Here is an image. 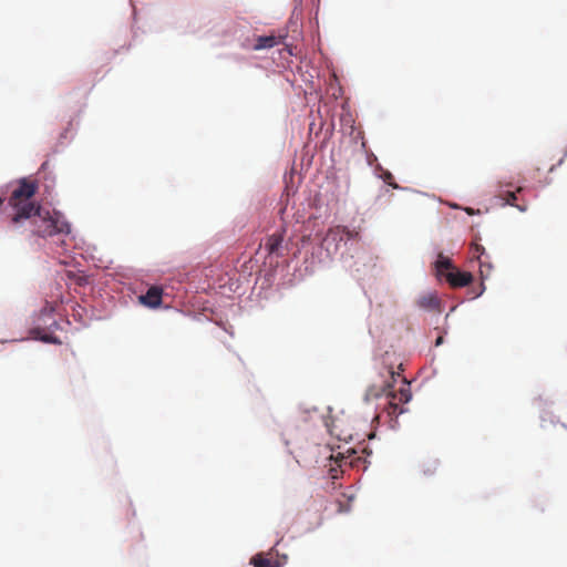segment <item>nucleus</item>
Wrapping results in <instances>:
<instances>
[{
    "mask_svg": "<svg viewBox=\"0 0 567 567\" xmlns=\"http://www.w3.org/2000/svg\"><path fill=\"white\" fill-rule=\"evenodd\" d=\"M16 228H24L31 235L50 237L56 234H70L71 226L59 212L43 209L40 205H28L11 219Z\"/></svg>",
    "mask_w": 567,
    "mask_h": 567,
    "instance_id": "obj_1",
    "label": "nucleus"
},
{
    "mask_svg": "<svg viewBox=\"0 0 567 567\" xmlns=\"http://www.w3.org/2000/svg\"><path fill=\"white\" fill-rule=\"evenodd\" d=\"M391 386L390 382H385L384 386L380 390L374 385L370 386L365 393V398L367 400L377 399L384 393L385 396L390 399L385 408L386 413L390 416H398L405 412L403 404L408 403L412 395L409 384L405 381H403V386L398 392L390 391Z\"/></svg>",
    "mask_w": 567,
    "mask_h": 567,
    "instance_id": "obj_2",
    "label": "nucleus"
},
{
    "mask_svg": "<svg viewBox=\"0 0 567 567\" xmlns=\"http://www.w3.org/2000/svg\"><path fill=\"white\" fill-rule=\"evenodd\" d=\"M38 190V183L23 178L20 181L19 186L12 192L9 204L16 210L14 214H20L21 210L28 205H37L30 199Z\"/></svg>",
    "mask_w": 567,
    "mask_h": 567,
    "instance_id": "obj_3",
    "label": "nucleus"
},
{
    "mask_svg": "<svg viewBox=\"0 0 567 567\" xmlns=\"http://www.w3.org/2000/svg\"><path fill=\"white\" fill-rule=\"evenodd\" d=\"M359 237V233L355 230H351L346 226H336L328 230L324 241L330 245L334 244L336 249L341 241L355 239Z\"/></svg>",
    "mask_w": 567,
    "mask_h": 567,
    "instance_id": "obj_4",
    "label": "nucleus"
},
{
    "mask_svg": "<svg viewBox=\"0 0 567 567\" xmlns=\"http://www.w3.org/2000/svg\"><path fill=\"white\" fill-rule=\"evenodd\" d=\"M284 238H285V229L280 231H276L272 235L268 236L265 248L269 256L274 255L276 257H284Z\"/></svg>",
    "mask_w": 567,
    "mask_h": 567,
    "instance_id": "obj_5",
    "label": "nucleus"
},
{
    "mask_svg": "<svg viewBox=\"0 0 567 567\" xmlns=\"http://www.w3.org/2000/svg\"><path fill=\"white\" fill-rule=\"evenodd\" d=\"M287 34H269V35H258L255 39V43L252 45V50L260 51L266 49H271L284 42Z\"/></svg>",
    "mask_w": 567,
    "mask_h": 567,
    "instance_id": "obj_6",
    "label": "nucleus"
},
{
    "mask_svg": "<svg viewBox=\"0 0 567 567\" xmlns=\"http://www.w3.org/2000/svg\"><path fill=\"white\" fill-rule=\"evenodd\" d=\"M446 280L452 287H465L470 285L473 280V276L470 272L466 271H458V270H452L449 271L446 275Z\"/></svg>",
    "mask_w": 567,
    "mask_h": 567,
    "instance_id": "obj_7",
    "label": "nucleus"
},
{
    "mask_svg": "<svg viewBox=\"0 0 567 567\" xmlns=\"http://www.w3.org/2000/svg\"><path fill=\"white\" fill-rule=\"evenodd\" d=\"M162 289L159 287H151L145 295L140 296V302L150 308H156L162 302Z\"/></svg>",
    "mask_w": 567,
    "mask_h": 567,
    "instance_id": "obj_8",
    "label": "nucleus"
},
{
    "mask_svg": "<svg viewBox=\"0 0 567 567\" xmlns=\"http://www.w3.org/2000/svg\"><path fill=\"white\" fill-rule=\"evenodd\" d=\"M520 190H522V187H519L517 189V193L520 192ZM517 199L518 198H517L516 192H506L505 195H504V200H505L506 205L514 206V207H516L520 212H526L527 210V204L525 202L518 203Z\"/></svg>",
    "mask_w": 567,
    "mask_h": 567,
    "instance_id": "obj_9",
    "label": "nucleus"
},
{
    "mask_svg": "<svg viewBox=\"0 0 567 567\" xmlns=\"http://www.w3.org/2000/svg\"><path fill=\"white\" fill-rule=\"evenodd\" d=\"M452 260L444 256L443 254H439L437 259L435 261V269L437 274H442L443 270H453Z\"/></svg>",
    "mask_w": 567,
    "mask_h": 567,
    "instance_id": "obj_10",
    "label": "nucleus"
},
{
    "mask_svg": "<svg viewBox=\"0 0 567 567\" xmlns=\"http://www.w3.org/2000/svg\"><path fill=\"white\" fill-rule=\"evenodd\" d=\"M419 306L424 309H435L439 306V299L432 293L422 296L419 301Z\"/></svg>",
    "mask_w": 567,
    "mask_h": 567,
    "instance_id": "obj_11",
    "label": "nucleus"
},
{
    "mask_svg": "<svg viewBox=\"0 0 567 567\" xmlns=\"http://www.w3.org/2000/svg\"><path fill=\"white\" fill-rule=\"evenodd\" d=\"M437 466H439V461L435 460V458H427L425 461H423L420 465V468H421V472L425 475V476H430V475H433L436 470H437Z\"/></svg>",
    "mask_w": 567,
    "mask_h": 567,
    "instance_id": "obj_12",
    "label": "nucleus"
},
{
    "mask_svg": "<svg viewBox=\"0 0 567 567\" xmlns=\"http://www.w3.org/2000/svg\"><path fill=\"white\" fill-rule=\"evenodd\" d=\"M250 563L255 566V567H280L278 563H272L270 559L268 558H265L262 556V554H257L255 555Z\"/></svg>",
    "mask_w": 567,
    "mask_h": 567,
    "instance_id": "obj_13",
    "label": "nucleus"
},
{
    "mask_svg": "<svg viewBox=\"0 0 567 567\" xmlns=\"http://www.w3.org/2000/svg\"><path fill=\"white\" fill-rule=\"evenodd\" d=\"M393 179H394V177H393V175H392L390 172H385V173L383 174V181H384L388 185H390L391 187H393V188H395V189L400 188V186H399L396 183H394V181H393Z\"/></svg>",
    "mask_w": 567,
    "mask_h": 567,
    "instance_id": "obj_14",
    "label": "nucleus"
},
{
    "mask_svg": "<svg viewBox=\"0 0 567 567\" xmlns=\"http://www.w3.org/2000/svg\"><path fill=\"white\" fill-rule=\"evenodd\" d=\"M473 250H474V254L477 255V258H480L481 254H483L485 249L483 246H481L478 244H474Z\"/></svg>",
    "mask_w": 567,
    "mask_h": 567,
    "instance_id": "obj_15",
    "label": "nucleus"
},
{
    "mask_svg": "<svg viewBox=\"0 0 567 567\" xmlns=\"http://www.w3.org/2000/svg\"><path fill=\"white\" fill-rule=\"evenodd\" d=\"M443 342V337H439L435 341V346H440Z\"/></svg>",
    "mask_w": 567,
    "mask_h": 567,
    "instance_id": "obj_16",
    "label": "nucleus"
},
{
    "mask_svg": "<svg viewBox=\"0 0 567 567\" xmlns=\"http://www.w3.org/2000/svg\"><path fill=\"white\" fill-rule=\"evenodd\" d=\"M389 374H390L391 380H393V381H394V380H395V373H394V371L390 370V371H389Z\"/></svg>",
    "mask_w": 567,
    "mask_h": 567,
    "instance_id": "obj_17",
    "label": "nucleus"
},
{
    "mask_svg": "<svg viewBox=\"0 0 567 567\" xmlns=\"http://www.w3.org/2000/svg\"><path fill=\"white\" fill-rule=\"evenodd\" d=\"M2 204H3V199H2V198H0V207L2 206Z\"/></svg>",
    "mask_w": 567,
    "mask_h": 567,
    "instance_id": "obj_18",
    "label": "nucleus"
}]
</instances>
